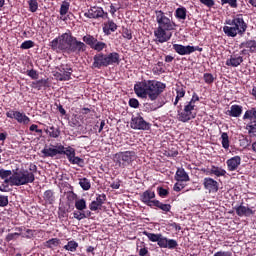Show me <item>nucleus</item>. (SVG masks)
I'll list each match as a JSON object with an SVG mask.
<instances>
[{
	"label": "nucleus",
	"instance_id": "17",
	"mask_svg": "<svg viewBox=\"0 0 256 256\" xmlns=\"http://www.w3.org/2000/svg\"><path fill=\"white\" fill-rule=\"evenodd\" d=\"M233 209L236 211V215H238V217H251V215H255V211L244 206L243 202L239 206H235Z\"/></svg>",
	"mask_w": 256,
	"mask_h": 256
},
{
	"label": "nucleus",
	"instance_id": "12",
	"mask_svg": "<svg viewBox=\"0 0 256 256\" xmlns=\"http://www.w3.org/2000/svg\"><path fill=\"white\" fill-rule=\"evenodd\" d=\"M130 126L132 129H137L139 131H149L151 129V124L143 119V116L139 115L132 117Z\"/></svg>",
	"mask_w": 256,
	"mask_h": 256
},
{
	"label": "nucleus",
	"instance_id": "15",
	"mask_svg": "<svg viewBox=\"0 0 256 256\" xmlns=\"http://www.w3.org/2000/svg\"><path fill=\"white\" fill-rule=\"evenodd\" d=\"M157 245L160 247V249H176L179 244L177 243V240L167 239V237H164V235L161 234V237L158 239Z\"/></svg>",
	"mask_w": 256,
	"mask_h": 256
},
{
	"label": "nucleus",
	"instance_id": "60",
	"mask_svg": "<svg viewBox=\"0 0 256 256\" xmlns=\"http://www.w3.org/2000/svg\"><path fill=\"white\" fill-rule=\"evenodd\" d=\"M29 130L30 131H35V133H38L39 135H43V130L42 129H39V126L37 124H32L30 127H29Z\"/></svg>",
	"mask_w": 256,
	"mask_h": 256
},
{
	"label": "nucleus",
	"instance_id": "21",
	"mask_svg": "<svg viewBox=\"0 0 256 256\" xmlns=\"http://www.w3.org/2000/svg\"><path fill=\"white\" fill-rule=\"evenodd\" d=\"M243 63V56L232 54L229 59L226 60L227 67H239Z\"/></svg>",
	"mask_w": 256,
	"mask_h": 256
},
{
	"label": "nucleus",
	"instance_id": "54",
	"mask_svg": "<svg viewBox=\"0 0 256 256\" xmlns=\"http://www.w3.org/2000/svg\"><path fill=\"white\" fill-rule=\"evenodd\" d=\"M202 5H205V7H208V9H212V7H215V0H199Z\"/></svg>",
	"mask_w": 256,
	"mask_h": 256
},
{
	"label": "nucleus",
	"instance_id": "44",
	"mask_svg": "<svg viewBox=\"0 0 256 256\" xmlns=\"http://www.w3.org/2000/svg\"><path fill=\"white\" fill-rule=\"evenodd\" d=\"M164 155L165 157H177V155H179V151L177 148H169L168 150H165Z\"/></svg>",
	"mask_w": 256,
	"mask_h": 256
},
{
	"label": "nucleus",
	"instance_id": "6",
	"mask_svg": "<svg viewBox=\"0 0 256 256\" xmlns=\"http://www.w3.org/2000/svg\"><path fill=\"white\" fill-rule=\"evenodd\" d=\"M35 173H37V165L34 163L29 165V170L25 168H17L13 170L16 187H21V185H29V183H35Z\"/></svg>",
	"mask_w": 256,
	"mask_h": 256
},
{
	"label": "nucleus",
	"instance_id": "26",
	"mask_svg": "<svg viewBox=\"0 0 256 256\" xmlns=\"http://www.w3.org/2000/svg\"><path fill=\"white\" fill-rule=\"evenodd\" d=\"M43 199L46 205H53L55 203V192L53 190H46L43 193Z\"/></svg>",
	"mask_w": 256,
	"mask_h": 256
},
{
	"label": "nucleus",
	"instance_id": "23",
	"mask_svg": "<svg viewBox=\"0 0 256 256\" xmlns=\"http://www.w3.org/2000/svg\"><path fill=\"white\" fill-rule=\"evenodd\" d=\"M173 49L178 55H191L190 45L173 44Z\"/></svg>",
	"mask_w": 256,
	"mask_h": 256
},
{
	"label": "nucleus",
	"instance_id": "3",
	"mask_svg": "<svg viewBox=\"0 0 256 256\" xmlns=\"http://www.w3.org/2000/svg\"><path fill=\"white\" fill-rule=\"evenodd\" d=\"M49 47L52 51H55V53H67L68 55H71V53L80 55L87 51V43H85V41H79L77 37L73 36L71 30L54 38L49 43Z\"/></svg>",
	"mask_w": 256,
	"mask_h": 256
},
{
	"label": "nucleus",
	"instance_id": "16",
	"mask_svg": "<svg viewBox=\"0 0 256 256\" xmlns=\"http://www.w3.org/2000/svg\"><path fill=\"white\" fill-rule=\"evenodd\" d=\"M202 185L209 193H217L219 191V182L211 177H205Z\"/></svg>",
	"mask_w": 256,
	"mask_h": 256
},
{
	"label": "nucleus",
	"instance_id": "58",
	"mask_svg": "<svg viewBox=\"0 0 256 256\" xmlns=\"http://www.w3.org/2000/svg\"><path fill=\"white\" fill-rule=\"evenodd\" d=\"M4 183H5L6 185H9V183H10L11 186L17 187V184H16V182H15V176H14V174H12V176H10L9 178H5V179H4Z\"/></svg>",
	"mask_w": 256,
	"mask_h": 256
},
{
	"label": "nucleus",
	"instance_id": "59",
	"mask_svg": "<svg viewBox=\"0 0 256 256\" xmlns=\"http://www.w3.org/2000/svg\"><path fill=\"white\" fill-rule=\"evenodd\" d=\"M199 95H197V92H194L192 94V98L190 99V101L186 102L188 103L189 105H195V103H197L199 101Z\"/></svg>",
	"mask_w": 256,
	"mask_h": 256
},
{
	"label": "nucleus",
	"instance_id": "18",
	"mask_svg": "<svg viewBox=\"0 0 256 256\" xmlns=\"http://www.w3.org/2000/svg\"><path fill=\"white\" fill-rule=\"evenodd\" d=\"M228 171H237L241 166V156H233L226 161Z\"/></svg>",
	"mask_w": 256,
	"mask_h": 256
},
{
	"label": "nucleus",
	"instance_id": "1",
	"mask_svg": "<svg viewBox=\"0 0 256 256\" xmlns=\"http://www.w3.org/2000/svg\"><path fill=\"white\" fill-rule=\"evenodd\" d=\"M165 89H167V85L157 80H142L134 85V93L137 95V97L152 101V103H144L143 109L146 113L157 111V109H161V107H163L164 104L157 100Z\"/></svg>",
	"mask_w": 256,
	"mask_h": 256
},
{
	"label": "nucleus",
	"instance_id": "2",
	"mask_svg": "<svg viewBox=\"0 0 256 256\" xmlns=\"http://www.w3.org/2000/svg\"><path fill=\"white\" fill-rule=\"evenodd\" d=\"M82 41L97 53L93 56L92 69H103L110 65H119L121 63V56L117 52L103 53L107 49V44L103 39H97V36L86 34L83 36Z\"/></svg>",
	"mask_w": 256,
	"mask_h": 256
},
{
	"label": "nucleus",
	"instance_id": "53",
	"mask_svg": "<svg viewBox=\"0 0 256 256\" xmlns=\"http://www.w3.org/2000/svg\"><path fill=\"white\" fill-rule=\"evenodd\" d=\"M128 105L132 107V109H139V100H137V98H130Z\"/></svg>",
	"mask_w": 256,
	"mask_h": 256
},
{
	"label": "nucleus",
	"instance_id": "31",
	"mask_svg": "<svg viewBox=\"0 0 256 256\" xmlns=\"http://www.w3.org/2000/svg\"><path fill=\"white\" fill-rule=\"evenodd\" d=\"M46 133L49 134V137H52L53 139H57V137H59V135H61V130L59 129V127L50 126L46 130Z\"/></svg>",
	"mask_w": 256,
	"mask_h": 256
},
{
	"label": "nucleus",
	"instance_id": "47",
	"mask_svg": "<svg viewBox=\"0 0 256 256\" xmlns=\"http://www.w3.org/2000/svg\"><path fill=\"white\" fill-rule=\"evenodd\" d=\"M13 176V170L0 169V179H7Z\"/></svg>",
	"mask_w": 256,
	"mask_h": 256
},
{
	"label": "nucleus",
	"instance_id": "37",
	"mask_svg": "<svg viewBox=\"0 0 256 256\" xmlns=\"http://www.w3.org/2000/svg\"><path fill=\"white\" fill-rule=\"evenodd\" d=\"M143 235H145L149 239V241H151L152 243H158L161 237V234H155L147 231H144Z\"/></svg>",
	"mask_w": 256,
	"mask_h": 256
},
{
	"label": "nucleus",
	"instance_id": "10",
	"mask_svg": "<svg viewBox=\"0 0 256 256\" xmlns=\"http://www.w3.org/2000/svg\"><path fill=\"white\" fill-rule=\"evenodd\" d=\"M55 77L58 81H71V75H73V68L71 64H61L57 67Z\"/></svg>",
	"mask_w": 256,
	"mask_h": 256
},
{
	"label": "nucleus",
	"instance_id": "63",
	"mask_svg": "<svg viewBox=\"0 0 256 256\" xmlns=\"http://www.w3.org/2000/svg\"><path fill=\"white\" fill-rule=\"evenodd\" d=\"M214 256H233V252H231V251H218L214 254Z\"/></svg>",
	"mask_w": 256,
	"mask_h": 256
},
{
	"label": "nucleus",
	"instance_id": "36",
	"mask_svg": "<svg viewBox=\"0 0 256 256\" xmlns=\"http://www.w3.org/2000/svg\"><path fill=\"white\" fill-rule=\"evenodd\" d=\"M47 86V79H40L37 80L36 82H32V87L34 89H37V91H41L43 87Z\"/></svg>",
	"mask_w": 256,
	"mask_h": 256
},
{
	"label": "nucleus",
	"instance_id": "64",
	"mask_svg": "<svg viewBox=\"0 0 256 256\" xmlns=\"http://www.w3.org/2000/svg\"><path fill=\"white\" fill-rule=\"evenodd\" d=\"M139 255L140 256H147L149 255V249H147V247H143L139 250Z\"/></svg>",
	"mask_w": 256,
	"mask_h": 256
},
{
	"label": "nucleus",
	"instance_id": "34",
	"mask_svg": "<svg viewBox=\"0 0 256 256\" xmlns=\"http://www.w3.org/2000/svg\"><path fill=\"white\" fill-rule=\"evenodd\" d=\"M79 185L83 191H89V189H91V180L87 178H80Z\"/></svg>",
	"mask_w": 256,
	"mask_h": 256
},
{
	"label": "nucleus",
	"instance_id": "8",
	"mask_svg": "<svg viewBox=\"0 0 256 256\" xmlns=\"http://www.w3.org/2000/svg\"><path fill=\"white\" fill-rule=\"evenodd\" d=\"M196 117L197 113L195 112V105L186 102L184 106H177V119L178 121H181V123H189V121Z\"/></svg>",
	"mask_w": 256,
	"mask_h": 256
},
{
	"label": "nucleus",
	"instance_id": "14",
	"mask_svg": "<svg viewBox=\"0 0 256 256\" xmlns=\"http://www.w3.org/2000/svg\"><path fill=\"white\" fill-rule=\"evenodd\" d=\"M140 201L144 205H147V207L153 209V205H155V202L157 201L155 199V191L150 189L144 191L142 194H140Z\"/></svg>",
	"mask_w": 256,
	"mask_h": 256
},
{
	"label": "nucleus",
	"instance_id": "41",
	"mask_svg": "<svg viewBox=\"0 0 256 256\" xmlns=\"http://www.w3.org/2000/svg\"><path fill=\"white\" fill-rule=\"evenodd\" d=\"M64 155H66L68 161H71V159L75 155V148L71 146L66 147V149L64 150Z\"/></svg>",
	"mask_w": 256,
	"mask_h": 256
},
{
	"label": "nucleus",
	"instance_id": "11",
	"mask_svg": "<svg viewBox=\"0 0 256 256\" xmlns=\"http://www.w3.org/2000/svg\"><path fill=\"white\" fill-rule=\"evenodd\" d=\"M87 19H109V13L105 12L102 7L91 6L87 12L84 13Z\"/></svg>",
	"mask_w": 256,
	"mask_h": 256
},
{
	"label": "nucleus",
	"instance_id": "28",
	"mask_svg": "<svg viewBox=\"0 0 256 256\" xmlns=\"http://www.w3.org/2000/svg\"><path fill=\"white\" fill-rule=\"evenodd\" d=\"M73 217L74 219H77V221H82V219H89V217H91V211L87 210V211H74L73 212Z\"/></svg>",
	"mask_w": 256,
	"mask_h": 256
},
{
	"label": "nucleus",
	"instance_id": "61",
	"mask_svg": "<svg viewBox=\"0 0 256 256\" xmlns=\"http://www.w3.org/2000/svg\"><path fill=\"white\" fill-rule=\"evenodd\" d=\"M183 189H185L184 184H181L179 182L174 184L173 191H176V193H179V192L183 191Z\"/></svg>",
	"mask_w": 256,
	"mask_h": 256
},
{
	"label": "nucleus",
	"instance_id": "4",
	"mask_svg": "<svg viewBox=\"0 0 256 256\" xmlns=\"http://www.w3.org/2000/svg\"><path fill=\"white\" fill-rule=\"evenodd\" d=\"M155 15L158 27L154 31V37H156L158 43H167L173 37V34L169 31H175L177 24L173 21V16H167V13L162 10H156Z\"/></svg>",
	"mask_w": 256,
	"mask_h": 256
},
{
	"label": "nucleus",
	"instance_id": "9",
	"mask_svg": "<svg viewBox=\"0 0 256 256\" xmlns=\"http://www.w3.org/2000/svg\"><path fill=\"white\" fill-rule=\"evenodd\" d=\"M242 121H244L245 129L249 135L256 133V107H252L245 111Z\"/></svg>",
	"mask_w": 256,
	"mask_h": 256
},
{
	"label": "nucleus",
	"instance_id": "62",
	"mask_svg": "<svg viewBox=\"0 0 256 256\" xmlns=\"http://www.w3.org/2000/svg\"><path fill=\"white\" fill-rule=\"evenodd\" d=\"M122 35H123L124 39H128L129 41H131V39H133V34L131 33V30H129V29H125L123 31Z\"/></svg>",
	"mask_w": 256,
	"mask_h": 256
},
{
	"label": "nucleus",
	"instance_id": "29",
	"mask_svg": "<svg viewBox=\"0 0 256 256\" xmlns=\"http://www.w3.org/2000/svg\"><path fill=\"white\" fill-rule=\"evenodd\" d=\"M185 93H186L185 87L178 86L176 88V98H175V101L173 103V105L175 107H177V105L179 104V101H181V99H183V97H185Z\"/></svg>",
	"mask_w": 256,
	"mask_h": 256
},
{
	"label": "nucleus",
	"instance_id": "51",
	"mask_svg": "<svg viewBox=\"0 0 256 256\" xmlns=\"http://www.w3.org/2000/svg\"><path fill=\"white\" fill-rule=\"evenodd\" d=\"M95 201L98 202L103 207L105 201H107V195H105V194H97Z\"/></svg>",
	"mask_w": 256,
	"mask_h": 256
},
{
	"label": "nucleus",
	"instance_id": "22",
	"mask_svg": "<svg viewBox=\"0 0 256 256\" xmlns=\"http://www.w3.org/2000/svg\"><path fill=\"white\" fill-rule=\"evenodd\" d=\"M227 115H229V117H240L241 115H243V106L239 104L232 105L230 107V110L227 111Z\"/></svg>",
	"mask_w": 256,
	"mask_h": 256
},
{
	"label": "nucleus",
	"instance_id": "25",
	"mask_svg": "<svg viewBox=\"0 0 256 256\" xmlns=\"http://www.w3.org/2000/svg\"><path fill=\"white\" fill-rule=\"evenodd\" d=\"M171 207V204H165L159 200H156L152 209H160V211H163V213H169L171 212Z\"/></svg>",
	"mask_w": 256,
	"mask_h": 256
},
{
	"label": "nucleus",
	"instance_id": "35",
	"mask_svg": "<svg viewBox=\"0 0 256 256\" xmlns=\"http://www.w3.org/2000/svg\"><path fill=\"white\" fill-rule=\"evenodd\" d=\"M75 208L77 209V211H85V209H87V201L85 200V198L76 200Z\"/></svg>",
	"mask_w": 256,
	"mask_h": 256
},
{
	"label": "nucleus",
	"instance_id": "20",
	"mask_svg": "<svg viewBox=\"0 0 256 256\" xmlns=\"http://www.w3.org/2000/svg\"><path fill=\"white\" fill-rule=\"evenodd\" d=\"M117 27V24L113 20L108 19V21L104 23L102 31L104 35H111V33H115Z\"/></svg>",
	"mask_w": 256,
	"mask_h": 256
},
{
	"label": "nucleus",
	"instance_id": "39",
	"mask_svg": "<svg viewBox=\"0 0 256 256\" xmlns=\"http://www.w3.org/2000/svg\"><path fill=\"white\" fill-rule=\"evenodd\" d=\"M41 153L44 155V157H56L57 155V149L55 148H44Z\"/></svg>",
	"mask_w": 256,
	"mask_h": 256
},
{
	"label": "nucleus",
	"instance_id": "57",
	"mask_svg": "<svg viewBox=\"0 0 256 256\" xmlns=\"http://www.w3.org/2000/svg\"><path fill=\"white\" fill-rule=\"evenodd\" d=\"M26 75L32 79H39V73H37V70L35 69L27 70Z\"/></svg>",
	"mask_w": 256,
	"mask_h": 256
},
{
	"label": "nucleus",
	"instance_id": "50",
	"mask_svg": "<svg viewBox=\"0 0 256 256\" xmlns=\"http://www.w3.org/2000/svg\"><path fill=\"white\" fill-rule=\"evenodd\" d=\"M101 207H103V206L100 203H98L96 200L92 201L89 204L90 211H99V209H101Z\"/></svg>",
	"mask_w": 256,
	"mask_h": 256
},
{
	"label": "nucleus",
	"instance_id": "5",
	"mask_svg": "<svg viewBox=\"0 0 256 256\" xmlns=\"http://www.w3.org/2000/svg\"><path fill=\"white\" fill-rule=\"evenodd\" d=\"M225 25L223 27V32L227 37H243L247 32V24L245 23V19L243 18V14H236L232 16V19H226Z\"/></svg>",
	"mask_w": 256,
	"mask_h": 256
},
{
	"label": "nucleus",
	"instance_id": "19",
	"mask_svg": "<svg viewBox=\"0 0 256 256\" xmlns=\"http://www.w3.org/2000/svg\"><path fill=\"white\" fill-rule=\"evenodd\" d=\"M175 181L181 182V183H187V181H191V178L189 177V174L187 171H185V168L180 167L177 168L176 174H175Z\"/></svg>",
	"mask_w": 256,
	"mask_h": 256
},
{
	"label": "nucleus",
	"instance_id": "52",
	"mask_svg": "<svg viewBox=\"0 0 256 256\" xmlns=\"http://www.w3.org/2000/svg\"><path fill=\"white\" fill-rule=\"evenodd\" d=\"M59 219H67V209L65 207L58 208Z\"/></svg>",
	"mask_w": 256,
	"mask_h": 256
},
{
	"label": "nucleus",
	"instance_id": "40",
	"mask_svg": "<svg viewBox=\"0 0 256 256\" xmlns=\"http://www.w3.org/2000/svg\"><path fill=\"white\" fill-rule=\"evenodd\" d=\"M221 143H222V147L223 149H229V134H227V132H223L221 134Z\"/></svg>",
	"mask_w": 256,
	"mask_h": 256
},
{
	"label": "nucleus",
	"instance_id": "49",
	"mask_svg": "<svg viewBox=\"0 0 256 256\" xmlns=\"http://www.w3.org/2000/svg\"><path fill=\"white\" fill-rule=\"evenodd\" d=\"M157 193H158L159 197H162V199H165V197L169 196V190H167L163 187H158Z\"/></svg>",
	"mask_w": 256,
	"mask_h": 256
},
{
	"label": "nucleus",
	"instance_id": "42",
	"mask_svg": "<svg viewBox=\"0 0 256 256\" xmlns=\"http://www.w3.org/2000/svg\"><path fill=\"white\" fill-rule=\"evenodd\" d=\"M69 163H71L72 165H78V167H83V165H85V160L74 155Z\"/></svg>",
	"mask_w": 256,
	"mask_h": 256
},
{
	"label": "nucleus",
	"instance_id": "7",
	"mask_svg": "<svg viewBox=\"0 0 256 256\" xmlns=\"http://www.w3.org/2000/svg\"><path fill=\"white\" fill-rule=\"evenodd\" d=\"M137 159V153L135 151H123L117 152L113 155L112 160L115 163L116 167L120 169H125V167H129L133 162Z\"/></svg>",
	"mask_w": 256,
	"mask_h": 256
},
{
	"label": "nucleus",
	"instance_id": "27",
	"mask_svg": "<svg viewBox=\"0 0 256 256\" xmlns=\"http://www.w3.org/2000/svg\"><path fill=\"white\" fill-rule=\"evenodd\" d=\"M245 47V49H248L249 53H255L256 52V41L255 40H246L245 42H242L240 44V49Z\"/></svg>",
	"mask_w": 256,
	"mask_h": 256
},
{
	"label": "nucleus",
	"instance_id": "13",
	"mask_svg": "<svg viewBox=\"0 0 256 256\" xmlns=\"http://www.w3.org/2000/svg\"><path fill=\"white\" fill-rule=\"evenodd\" d=\"M6 117H8V119H16L17 122L21 123L22 125H29V123H31V118L20 111L10 110L6 112Z\"/></svg>",
	"mask_w": 256,
	"mask_h": 256
},
{
	"label": "nucleus",
	"instance_id": "38",
	"mask_svg": "<svg viewBox=\"0 0 256 256\" xmlns=\"http://www.w3.org/2000/svg\"><path fill=\"white\" fill-rule=\"evenodd\" d=\"M69 7H71V4L68 1H63L61 6H60V15L61 17H65L67 13H69Z\"/></svg>",
	"mask_w": 256,
	"mask_h": 256
},
{
	"label": "nucleus",
	"instance_id": "55",
	"mask_svg": "<svg viewBox=\"0 0 256 256\" xmlns=\"http://www.w3.org/2000/svg\"><path fill=\"white\" fill-rule=\"evenodd\" d=\"M9 205V197L0 195V207H7Z\"/></svg>",
	"mask_w": 256,
	"mask_h": 256
},
{
	"label": "nucleus",
	"instance_id": "46",
	"mask_svg": "<svg viewBox=\"0 0 256 256\" xmlns=\"http://www.w3.org/2000/svg\"><path fill=\"white\" fill-rule=\"evenodd\" d=\"M33 47H35L33 40H26L20 45V49H33Z\"/></svg>",
	"mask_w": 256,
	"mask_h": 256
},
{
	"label": "nucleus",
	"instance_id": "24",
	"mask_svg": "<svg viewBox=\"0 0 256 256\" xmlns=\"http://www.w3.org/2000/svg\"><path fill=\"white\" fill-rule=\"evenodd\" d=\"M209 173L210 175H215V177H225V175H227V170L219 166L212 165L209 169Z\"/></svg>",
	"mask_w": 256,
	"mask_h": 256
},
{
	"label": "nucleus",
	"instance_id": "48",
	"mask_svg": "<svg viewBox=\"0 0 256 256\" xmlns=\"http://www.w3.org/2000/svg\"><path fill=\"white\" fill-rule=\"evenodd\" d=\"M221 5H230L232 9H237V0H221Z\"/></svg>",
	"mask_w": 256,
	"mask_h": 256
},
{
	"label": "nucleus",
	"instance_id": "45",
	"mask_svg": "<svg viewBox=\"0 0 256 256\" xmlns=\"http://www.w3.org/2000/svg\"><path fill=\"white\" fill-rule=\"evenodd\" d=\"M203 79L207 85H211L215 81V77L211 73H204Z\"/></svg>",
	"mask_w": 256,
	"mask_h": 256
},
{
	"label": "nucleus",
	"instance_id": "32",
	"mask_svg": "<svg viewBox=\"0 0 256 256\" xmlns=\"http://www.w3.org/2000/svg\"><path fill=\"white\" fill-rule=\"evenodd\" d=\"M61 240L59 238H51L44 243L47 249H53V247H59Z\"/></svg>",
	"mask_w": 256,
	"mask_h": 256
},
{
	"label": "nucleus",
	"instance_id": "33",
	"mask_svg": "<svg viewBox=\"0 0 256 256\" xmlns=\"http://www.w3.org/2000/svg\"><path fill=\"white\" fill-rule=\"evenodd\" d=\"M78 247H79V243H77L75 240H71V241H68V243L63 247V249H65V251H70L71 253H75Z\"/></svg>",
	"mask_w": 256,
	"mask_h": 256
},
{
	"label": "nucleus",
	"instance_id": "56",
	"mask_svg": "<svg viewBox=\"0 0 256 256\" xmlns=\"http://www.w3.org/2000/svg\"><path fill=\"white\" fill-rule=\"evenodd\" d=\"M21 234L20 233H9L6 238L5 241H7V243H9L10 241H14V239H17V237H20Z\"/></svg>",
	"mask_w": 256,
	"mask_h": 256
},
{
	"label": "nucleus",
	"instance_id": "30",
	"mask_svg": "<svg viewBox=\"0 0 256 256\" xmlns=\"http://www.w3.org/2000/svg\"><path fill=\"white\" fill-rule=\"evenodd\" d=\"M175 17L180 21H185V19H187V8L185 7L177 8L175 11Z\"/></svg>",
	"mask_w": 256,
	"mask_h": 256
},
{
	"label": "nucleus",
	"instance_id": "43",
	"mask_svg": "<svg viewBox=\"0 0 256 256\" xmlns=\"http://www.w3.org/2000/svg\"><path fill=\"white\" fill-rule=\"evenodd\" d=\"M29 5V11L31 13H36L37 9H39V2L37 0H30L28 2Z\"/></svg>",
	"mask_w": 256,
	"mask_h": 256
}]
</instances>
